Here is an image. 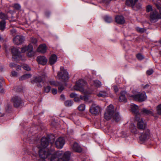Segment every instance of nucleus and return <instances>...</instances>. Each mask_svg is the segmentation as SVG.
I'll use <instances>...</instances> for the list:
<instances>
[{
  "instance_id": "52",
  "label": "nucleus",
  "mask_w": 161,
  "mask_h": 161,
  "mask_svg": "<svg viewBox=\"0 0 161 161\" xmlns=\"http://www.w3.org/2000/svg\"><path fill=\"white\" fill-rule=\"evenodd\" d=\"M80 98L81 99H82V100H85L86 99H87V96L86 95H85L84 96H80Z\"/></svg>"
},
{
  "instance_id": "4",
  "label": "nucleus",
  "mask_w": 161,
  "mask_h": 161,
  "mask_svg": "<svg viewBox=\"0 0 161 161\" xmlns=\"http://www.w3.org/2000/svg\"><path fill=\"white\" fill-rule=\"evenodd\" d=\"M57 77L63 81H66L69 78L68 72L62 66L60 67V71L58 73Z\"/></svg>"
},
{
  "instance_id": "26",
  "label": "nucleus",
  "mask_w": 161,
  "mask_h": 161,
  "mask_svg": "<svg viewBox=\"0 0 161 161\" xmlns=\"http://www.w3.org/2000/svg\"><path fill=\"white\" fill-rule=\"evenodd\" d=\"M108 94L107 92L102 91L97 94V96L99 97H106L108 96Z\"/></svg>"
},
{
  "instance_id": "31",
  "label": "nucleus",
  "mask_w": 161,
  "mask_h": 161,
  "mask_svg": "<svg viewBox=\"0 0 161 161\" xmlns=\"http://www.w3.org/2000/svg\"><path fill=\"white\" fill-rule=\"evenodd\" d=\"M94 85L97 87H99L101 86V82L98 80H95L93 81Z\"/></svg>"
},
{
  "instance_id": "32",
  "label": "nucleus",
  "mask_w": 161,
  "mask_h": 161,
  "mask_svg": "<svg viewBox=\"0 0 161 161\" xmlns=\"http://www.w3.org/2000/svg\"><path fill=\"white\" fill-rule=\"evenodd\" d=\"M141 5L140 3L135 4L134 7H132V8L135 10H137L141 8Z\"/></svg>"
},
{
  "instance_id": "42",
  "label": "nucleus",
  "mask_w": 161,
  "mask_h": 161,
  "mask_svg": "<svg viewBox=\"0 0 161 161\" xmlns=\"http://www.w3.org/2000/svg\"><path fill=\"white\" fill-rule=\"evenodd\" d=\"M49 83L51 85H54L55 86H57L58 84V83L55 81H50Z\"/></svg>"
},
{
  "instance_id": "11",
  "label": "nucleus",
  "mask_w": 161,
  "mask_h": 161,
  "mask_svg": "<svg viewBox=\"0 0 161 161\" xmlns=\"http://www.w3.org/2000/svg\"><path fill=\"white\" fill-rule=\"evenodd\" d=\"M150 137V131L149 129H147L144 130L142 133L140 137V140L143 141L149 139Z\"/></svg>"
},
{
  "instance_id": "47",
  "label": "nucleus",
  "mask_w": 161,
  "mask_h": 161,
  "mask_svg": "<svg viewBox=\"0 0 161 161\" xmlns=\"http://www.w3.org/2000/svg\"><path fill=\"white\" fill-rule=\"evenodd\" d=\"M64 88L63 86H61L58 87V92L59 93H61L63 90H64Z\"/></svg>"
},
{
  "instance_id": "19",
  "label": "nucleus",
  "mask_w": 161,
  "mask_h": 161,
  "mask_svg": "<svg viewBox=\"0 0 161 161\" xmlns=\"http://www.w3.org/2000/svg\"><path fill=\"white\" fill-rule=\"evenodd\" d=\"M126 92L125 91H122L120 93V95L119 97V100L121 102H126L127 99L125 96Z\"/></svg>"
},
{
  "instance_id": "63",
  "label": "nucleus",
  "mask_w": 161,
  "mask_h": 161,
  "mask_svg": "<svg viewBox=\"0 0 161 161\" xmlns=\"http://www.w3.org/2000/svg\"><path fill=\"white\" fill-rule=\"evenodd\" d=\"M159 43L161 44V40L159 42Z\"/></svg>"
},
{
  "instance_id": "48",
  "label": "nucleus",
  "mask_w": 161,
  "mask_h": 161,
  "mask_svg": "<svg viewBox=\"0 0 161 161\" xmlns=\"http://www.w3.org/2000/svg\"><path fill=\"white\" fill-rule=\"evenodd\" d=\"M153 72V70L152 69H150L147 71V74L148 75H151Z\"/></svg>"
},
{
  "instance_id": "41",
  "label": "nucleus",
  "mask_w": 161,
  "mask_h": 161,
  "mask_svg": "<svg viewBox=\"0 0 161 161\" xmlns=\"http://www.w3.org/2000/svg\"><path fill=\"white\" fill-rule=\"evenodd\" d=\"M13 7L15 8V9L18 10H19L21 8V6L20 5L17 3L14 4Z\"/></svg>"
},
{
  "instance_id": "64",
  "label": "nucleus",
  "mask_w": 161,
  "mask_h": 161,
  "mask_svg": "<svg viewBox=\"0 0 161 161\" xmlns=\"http://www.w3.org/2000/svg\"><path fill=\"white\" fill-rule=\"evenodd\" d=\"M1 48V46L0 45V48Z\"/></svg>"
},
{
  "instance_id": "59",
  "label": "nucleus",
  "mask_w": 161,
  "mask_h": 161,
  "mask_svg": "<svg viewBox=\"0 0 161 161\" xmlns=\"http://www.w3.org/2000/svg\"><path fill=\"white\" fill-rule=\"evenodd\" d=\"M79 100V98L77 97H76L74 98V101L75 102L78 101Z\"/></svg>"
},
{
  "instance_id": "24",
  "label": "nucleus",
  "mask_w": 161,
  "mask_h": 161,
  "mask_svg": "<svg viewBox=\"0 0 161 161\" xmlns=\"http://www.w3.org/2000/svg\"><path fill=\"white\" fill-rule=\"evenodd\" d=\"M138 0H126V5L134 7V5L136 3Z\"/></svg>"
},
{
  "instance_id": "12",
  "label": "nucleus",
  "mask_w": 161,
  "mask_h": 161,
  "mask_svg": "<svg viewBox=\"0 0 161 161\" xmlns=\"http://www.w3.org/2000/svg\"><path fill=\"white\" fill-rule=\"evenodd\" d=\"M11 101L13 103L14 106L15 108H18L22 106L23 103L21 99L17 96H15L12 98Z\"/></svg>"
},
{
  "instance_id": "54",
  "label": "nucleus",
  "mask_w": 161,
  "mask_h": 161,
  "mask_svg": "<svg viewBox=\"0 0 161 161\" xmlns=\"http://www.w3.org/2000/svg\"><path fill=\"white\" fill-rule=\"evenodd\" d=\"M15 68H16V69L17 70H20L21 69V67L19 65H18L16 64L15 65Z\"/></svg>"
},
{
  "instance_id": "20",
  "label": "nucleus",
  "mask_w": 161,
  "mask_h": 161,
  "mask_svg": "<svg viewBox=\"0 0 161 161\" xmlns=\"http://www.w3.org/2000/svg\"><path fill=\"white\" fill-rule=\"evenodd\" d=\"M73 149L75 152L80 153L82 151L81 147L76 142L75 143L72 147Z\"/></svg>"
},
{
  "instance_id": "53",
  "label": "nucleus",
  "mask_w": 161,
  "mask_h": 161,
  "mask_svg": "<svg viewBox=\"0 0 161 161\" xmlns=\"http://www.w3.org/2000/svg\"><path fill=\"white\" fill-rule=\"evenodd\" d=\"M114 91L115 92H117L118 91V89L117 86H113Z\"/></svg>"
},
{
  "instance_id": "7",
  "label": "nucleus",
  "mask_w": 161,
  "mask_h": 161,
  "mask_svg": "<svg viewBox=\"0 0 161 161\" xmlns=\"http://www.w3.org/2000/svg\"><path fill=\"white\" fill-rule=\"evenodd\" d=\"M135 120L137 122V125L139 129L144 130L146 128V123L143 120V119L141 118L140 116L137 115L135 117Z\"/></svg>"
},
{
  "instance_id": "35",
  "label": "nucleus",
  "mask_w": 161,
  "mask_h": 161,
  "mask_svg": "<svg viewBox=\"0 0 161 161\" xmlns=\"http://www.w3.org/2000/svg\"><path fill=\"white\" fill-rule=\"evenodd\" d=\"M29 47V45L27 46H25L23 47L21 49V52L24 53L26 51H28Z\"/></svg>"
},
{
  "instance_id": "22",
  "label": "nucleus",
  "mask_w": 161,
  "mask_h": 161,
  "mask_svg": "<svg viewBox=\"0 0 161 161\" xmlns=\"http://www.w3.org/2000/svg\"><path fill=\"white\" fill-rule=\"evenodd\" d=\"M130 131L133 134H136L138 133L137 129L135 125L132 123L130 124L129 127Z\"/></svg>"
},
{
  "instance_id": "50",
  "label": "nucleus",
  "mask_w": 161,
  "mask_h": 161,
  "mask_svg": "<svg viewBox=\"0 0 161 161\" xmlns=\"http://www.w3.org/2000/svg\"><path fill=\"white\" fill-rule=\"evenodd\" d=\"M52 92L53 94H56L57 92V90L56 89L53 88L52 89Z\"/></svg>"
},
{
  "instance_id": "14",
  "label": "nucleus",
  "mask_w": 161,
  "mask_h": 161,
  "mask_svg": "<svg viewBox=\"0 0 161 161\" xmlns=\"http://www.w3.org/2000/svg\"><path fill=\"white\" fill-rule=\"evenodd\" d=\"M25 38L22 36H17L13 39V42L18 45L21 44L24 41Z\"/></svg>"
},
{
  "instance_id": "49",
  "label": "nucleus",
  "mask_w": 161,
  "mask_h": 161,
  "mask_svg": "<svg viewBox=\"0 0 161 161\" xmlns=\"http://www.w3.org/2000/svg\"><path fill=\"white\" fill-rule=\"evenodd\" d=\"M11 75L12 76H17V72L15 71H13L12 72Z\"/></svg>"
},
{
  "instance_id": "29",
  "label": "nucleus",
  "mask_w": 161,
  "mask_h": 161,
  "mask_svg": "<svg viewBox=\"0 0 161 161\" xmlns=\"http://www.w3.org/2000/svg\"><path fill=\"white\" fill-rule=\"evenodd\" d=\"M6 22L5 20H2L0 22V30L3 31L5 28Z\"/></svg>"
},
{
  "instance_id": "28",
  "label": "nucleus",
  "mask_w": 161,
  "mask_h": 161,
  "mask_svg": "<svg viewBox=\"0 0 161 161\" xmlns=\"http://www.w3.org/2000/svg\"><path fill=\"white\" fill-rule=\"evenodd\" d=\"M31 74H26L21 76L19 78V80H23L30 78L31 77Z\"/></svg>"
},
{
  "instance_id": "27",
  "label": "nucleus",
  "mask_w": 161,
  "mask_h": 161,
  "mask_svg": "<svg viewBox=\"0 0 161 161\" xmlns=\"http://www.w3.org/2000/svg\"><path fill=\"white\" fill-rule=\"evenodd\" d=\"M141 112L142 114L146 115L153 114V113L152 111L145 108L142 109Z\"/></svg>"
},
{
  "instance_id": "62",
  "label": "nucleus",
  "mask_w": 161,
  "mask_h": 161,
  "mask_svg": "<svg viewBox=\"0 0 161 161\" xmlns=\"http://www.w3.org/2000/svg\"><path fill=\"white\" fill-rule=\"evenodd\" d=\"M3 38L1 37V36H0V41L2 40Z\"/></svg>"
},
{
  "instance_id": "51",
  "label": "nucleus",
  "mask_w": 161,
  "mask_h": 161,
  "mask_svg": "<svg viewBox=\"0 0 161 161\" xmlns=\"http://www.w3.org/2000/svg\"><path fill=\"white\" fill-rule=\"evenodd\" d=\"M77 95L75 93H71L70 95V97L71 98H73L74 97V98L76 97Z\"/></svg>"
},
{
  "instance_id": "57",
  "label": "nucleus",
  "mask_w": 161,
  "mask_h": 161,
  "mask_svg": "<svg viewBox=\"0 0 161 161\" xmlns=\"http://www.w3.org/2000/svg\"><path fill=\"white\" fill-rule=\"evenodd\" d=\"M60 99L62 100H64L65 99V97L64 95L62 94L60 96Z\"/></svg>"
},
{
  "instance_id": "17",
  "label": "nucleus",
  "mask_w": 161,
  "mask_h": 161,
  "mask_svg": "<svg viewBox=\"0 0 161 161\" xmlns=\"http://www.w3.org/2000/svg\"><path fill=\"white\" fill-rule=\"evenodd\" d=\"M57 59V57L56 55L55 54H52L49 58V63L51 65H52L56 62Z\"/></svg>"
},
{
  "instance_id": "30",
  "label": "nucleus",
  "mask_w": 161,
  "mask_h": 161,
  "mask_svg": "<svg viewBox=\"0 0 161 161\" xmlns=\"http://www.w3.org/2000/svg\"><path fill=\"white\" fill-rule=\"evenodd\" d=\"M73 103V102L70 100H68L64 102V105L67 107H69L72 106Z\"/></svg>"
},
{
  "instance_id": "43",
  "label": "nucleus",
  "mask_w": 161,
  "mask_h": 161,
  "mask_svg": "<svg viewBox=\"0 0 161 161\" xmlns=\"http://www.w3.org/2000/svg\"><path fill=\"white\" fill-rule=\"evenodd\" d=\"M136 57L137 59L141 60L143 59L144 58L143 56L140 53L137 54L136 55Z\"/></svg>"
},
{
  "instance_id": "1",
  "label": "nucleus",
  "mask_w": 161,
  "mask_h": 161,
  "mask_svg": "<svg viewBox=\"0 0 161 161\" xmlns=\"http://www.w3.org/2000/svg\"><path fill=\"white\" fill-rule=\"evenodd\" d=\"M49 143L48 138L43 137L41 141V146L38 147L40 149L39 154L40 158H48L51 161H69L70 159L71 152L69 151L63 153L62 151H58L53 153V152L46 149Z\"/></svg>"
},
{
  "instance_id": "40",
  "label": "nucleus",
  "mask_w": 161,
  "mask_h": 161,
  "mask_svg": "<svg viewBox=\"0 0 161 161\" xmlns=\"http://www.w3.org/2000/svg\"><path fill=\"white\" fill-rule=\"evenodd\" d=\"M23 68L25 70L27 71H30L31 70V69L30 67L26 64L23 65Z\"/></svg>"
},
{
  "instance_id": "37",
  "label": "nucleus",
  "mask_w": 161,
  "mask_h": 161,
  "mask_svg": "<svg viewBox=\"0 0 161 161\" xmlns=\"http://www.w3.org/2000/svg\"><path fill=\"white\" fill-rule=\"evenodd\" d=\"M105 21L107 23H110L112 21V19L111 17L108 16H105L104 18Z\"/></svg>"
},
{
  "instance_id": "56",
  "label": "nucleus",
  "mask_w": 161,
  "mask_h": 161,
  "mask_svg": "<svg viewBox=\"0 0 161 161\" xmlns=\"http://www.w3.org/2000/svg\"><path fill=\"white\" fill-rule=\"evenodd\" d=\"M4 92V90L2 88L1 83L0 82V92L3 93Z\"/></svg>"
},
{
  "instance_id": "9",
  "label": "nucleus",
  "mask_w": 161,
  "mask_h": 161,
  "mask_svg": "<svg viewBox=\"0 0 161 161\" xmlns=\"http://www.w3.org/2000/svg\"><path fill=\"white\" fill-rule=\"evenodd\" d=\"M19 49L13 47L12 48L11 52L13 54L12 60L17 62L21 58V56L19 52Z\"/></svg>"
},
{
  "instance_id": "6",
  "label": "nucleus",
  "mask_w": 161,
  "mask_h": 161,
  "mask_svg": "<svg viewBox=\"0 0 161 161\" xmlns=\"http://www.w3.org/2000/svg\"><path fill=\"white\" fill-rule=\"evenodd\" d=\"M86 83L83 80L81 79L76 82L75 85L74 86V89L77 91H79L82 92L86 93L83 86L86 85Z\"/></svg>"
},
{
  "instance_id": "25",
  "label": "nucleus",
  "mask_w": 161,
  "mask_h": 161,
  "mask_svg": "<svg viewBox=\"0 0 161 161\" xmlns=\"http://www.w3.org/2000/svg\"><path fill=\"white\" fill-rule=\"evenodd\" d=\"M154 4L158 10H161V0H153Z\"/></svg>"
},
{
  "instance_id": "34",
  "label": "nucleus",
  "mask_w": 161,
  "mask_h": 161,
  "mask_svg": "<svg viewBox=\"0 0 161 161\" xmlns=\"http://www.w3.org/2000/svg\"><path fill=\"white\" fill-rule=\"evenodd\" d=\"M146 11L147 12H149L153 11L152 6L151 5H148L146 7Z\"/></svg>"
},
{
  "instance_id": "21",
  "label": "nucleus",
  "mask_w": 161,
  "mask_h": 161,
  "mask_svg": "<svg viewBox=\"0 0 161 161\" xmlns=\"http://www.w3.org/2000/svg\"><path fill=\"white\" fill-rule=\"evenodd\" d=\"M115 21L118 24H122L125 22L123 16H117L115 17Z\"/></svg>"
},
{
  "instance_id": "23",
  "label": "nucleus",
  "mask_w": 161,
  "mask_h": 161,
  "mask_svg": "<svg viewBox=\"0 0 161 161\" xmlns=\"http://www.w3.org/2000/svg\"><path fill=\"white\" fill-rule=\"evenodd\" d=\"M29 47H30L27 51V54L28 56L31 57L34 56L35 53L33 51V46L32 45L30 44H29Z\"/></svg>"
},
{
  "instance_id": "33",
  "label": "nucleus",
  "mask_w": 161,
  "mask_h": 161,
  "mask_svg": "<svg viewBox=\"0 0 161 161\" xmlns=\"http://www.w3.org/2000/svg\"><path fill=\"white\" fill-rule=\"evenodd\" d=\"M85 108V105L84 104H81L78 107V109L80 111H84Z\"/></svg>"
},
{
  "instance_id": "10",
  "label": "nucleus",
  "mask_w": 161,
  "mask_h": 161,
  "mask_svg": "<svg viewBox=\"0 0 161 161\" xmlns=\"http://www.w3.org/2000/svg\"><path fill=\"white\" fill-rule=\"evenodd\" d=\"M47 77V76L46 74L45 73H43L41 76L35 77L34 80L31 81V82L32 84H34V83L43 82Z\"/></svg>"
},
{
  "instance_id": "36",
  "label": "nucleus",
  "mask_w": 161,
  "mask_h": 161,
  "mask_svg": "<svg viewBox=\"0 0 161 161\" xmlns=\"http://www.w3.org/2000/svg\"><path fill=\"white\" fill-rule=\"evenodd\" d=\"M7 15L5 14L0 12V19L3 20H5L7 19Z\"/></svg>"
},
{
  "instance_id": "5",
  "label": "nucleus",
  "mask_w": 161,
  "mask_h": 161,
  "mask_svg": "<svg viewBox=\"0 0 161 161\" xmlns=\"http://www.w3.org/2000/svg\"><path fill=\"white\" fill-rule=\"evenodd\" d=\"M129 97L139 102H143L147 99L146 93L144 92H139L135 95H131Z\"/></svg>"
},
{
  "instance_id": "13",
  "label": "nucleus",
  "mask_w": 161,
  "mask_h": 161,
  "mask_svg": "<svg viewBox=\"0 0 161 161\" xmlns=\"http://www.w3.org/2000/svg\"><path fill=\"white\" fill-rule=\"evenodd\" d=\"M65 140L62 137L58 138L56 140L55 144L58 148H62L65 144Z\"/></svg>"
},
{
  "instance_id": "38",
  "label": "nucleus",
  "mask_w": 161,
  "mask_h": 161,
  "mask_svg": "<svg viewBox=\"0 0 161 161\" xmlns=\"http://www.w3.org/2000/svg\"><path fill=\"white\" fill-rule=\"evenodd\" d=\"M156 109L157 114L161 115V103L157 107Z\"/></svg>"
},
{
  "instance_id": "60",
  "label": "nucleus",
  "mask_w": 161,
  "mask_h": 161,
  "mask_svg": "<svg viewBox=\"0 0 161 161\" xmlns=\"http://www.w3.org/2000/svg\"><path fill=\"white\" fill-rule=\"evenodd\" d=\"M37 161H45V160L44 159H41V158H40L39 160H38Z\"/></svg>"
},
{
  "instance_id": "45",
  "label": "nucleus",
  "mask_w": 161,
  "mask_h": 161,
  "mask_svg": "<svg viewBox=\"0 0 161 161\" xmlns=\"http://www.w3.org/2000/svg\"><path fill=\"white\" fill-rule=\"evenodd\" d=\"M10 32L11 34L13 36H14L16 34V31L14 29H12L10 30Z\"/></svg>"
},
{
  "instance_id": "39",
  "label": "nucleus",
  "mask_w": 161,
  "mask_h": 161,
  "mask_svg": "<svg viewBox=\"0 0 161 161\" xmlns=\"http://www.w3.org/2000/svg\"><path fill=\"white\" fill-rule=\"evenodd\" d=\"M136 31L140 33H143L146 31V30L143 28H141L139 27H136Z\"/></svg>"
},
{
  "instance_id": "58",
  "label": "nucleus",
  "mask_w": 161,
  "mask_h": 161,
  "mask_svg": "<svg viewBox=\"0 0 161 161\" xmlns=\"http://www.w3.org/2000/svg\"><path fill=\"white\" fill-rule=\"evenodd\" d=\"M149 86V85L148 84H147L146 85L143 86V88L144 89L148 88Z\"/></svg>"
},
{
  "instance_id": "46",
  "label": "nucleus",
  "mask_w": 161,
  "mask_h": 161,
  "mask_svg": "<svg viewBox=\"0 0 161 161\" xmlns=\"http://www.w3.org/2000/svg\"><path fill=\"white\" fill-rule=\"evenodd\" d=\"M37 39L34 38H31V42L32 43L36 44L37 42Z\"/></svg>"
},
{
  "instance_id": "55",
  "label": "nucleus",
  "mask_w": 161,
  "mask_h": 161,
  "mask_svg": "<svg viewBox=\"0 0 161 161\" xmlns=\"http://www.w3.org/2000/svg\"><path fill=\"white\" fill-rule=\"evenodd\" d=\"M16 64L13 63H11L9 64V66L12 68H15Z\"/></svg>"
},
{
  "instance_id": "16",
  "label": "nucleus",
  "mask_w": 161,
  "mask_h": 161,
  "mask_svg": "<svg viewBox=\"0 0 161 161\" xmlns=\"http://www.w3.org/2000/svg\"><path fill=\"white\" fill-rule=\"evenodd\" d=\"M130 108L132 113L136 114L135 117L137 115L140 116L138 112L139 107L138 106L134 104H132L131 105Z\"/></svg>"
},
{
  "instance_id": "15",
  "label": "nucleus",
  "mask_w": 161,
  "mask_h": 161,
  "mask_svg": "<svg viewBox=\"0 0 161 161\" xmlns=\"http://www.w3.org/2000/svg\"><path fill=\"white\" fill-rule=\"evenodd\" d=\"M36 60L39 64L42 65H45L47 61V59L44 56H39L37 57Z\"/></svg>"
},
{
  "instance_id": "3",
  "label": "nucleus",
  "mask_w": 161,
  "mask_h": 161,
  "mask_svg": "<svg viewBox=\"0 0 161 161\" xmlns=\"http://www.w3.org/2000/svg\"><path fill=\"white\" fill-rule=\"evenodd\" d=\"M158 12L156 10H153L150 13L149 20L152 23H155L159 19H161V10Z\"/></svg>"
},
{
  "instance_id": "44",
  "label": "nucleus",
  "mask_w": 161,
  "mask_h": 161,
  "mask_svg": "<svg viewBox=\"0 0 161 161\" xmlns=\"http://www.w3.org/2000/svg\"><path fill=\"white\" fill-rule=\"evenodd\" d=\"M51 89L50 86H47L46 87H44V91L45 92L48 93L50 92Z\"/></svg>"
},
{
  "instance_id": "61",
  "label": "nucleus",
  "mask_w": 161,
  "mask_h": 161,
  "mask_svg": "<svg viewBox=\"0 0 161 161\" xmlns=\"http://www.w3.org/2000/svg\"><path fill=\"white\" fill-rule=\"evenodd\" d=\"M37 86H38V87H41L42 86L41 85H40V84H39L37 85Z\"/></svg>"
},
{
  "instance_id": "18",
  "label": "nucleus",
  "mask_w": 161,
  "mask_h": 161,
  "mask_svg": "<svg viewBox=\"0 0 161 161\" xmlns=\"http://www.w3.org/2000/svg\"><path fill=\"white\" fill-rule=\"evenodd\" d=\"M47 47L46 45L45 44L40 45L37 49V52L42 53H45Z\"/></svg>"
},
{
  "instance_id": "2",
  "label": "nucleus",
  "mask_w": 161,
  "mask_h": 161,
  "mask_svg": "<svg viewBox=\"0 0 161 161\" xmlns=\"http://www.w3.org/2000/svg\"><path fill=\"white\" fill-rule=\"evenodd\" d=\"M104 118L107 120L112 118L117 122L120 119L119 113L114 112L113 105L112 104L109 105L107 108L104 114Z\"/></svg>"
},
{
  "instance_id": "8",
  "label": "nucleus",
  "mask_w": 161,
  "mask_h": 161,
  "mask_svg": "<svg viewBox=\"0 0 161 161\" xmlns=\"http://www.w3.org/2000/svg\"><path fill=\"white\" fill-rule=\"evenodd\" d=\"M101 108L96 104L93 103L90 108V112L92 114L97 115L101 112Z\"/></svg>"
}]
</instances>
